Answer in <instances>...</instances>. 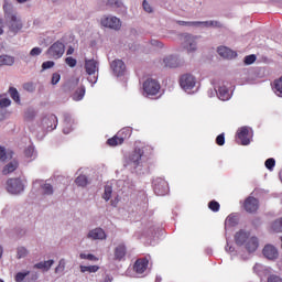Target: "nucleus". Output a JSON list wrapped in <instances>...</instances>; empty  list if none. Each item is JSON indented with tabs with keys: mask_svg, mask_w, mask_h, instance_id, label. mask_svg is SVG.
<instances>
[{
	"mask_svg": "<svg viewBox=\"0 0 282 282\" xmlns=\"http://www.w3.org/2000/svg\"><path fill=\"white\" fill-rule=\"evenodd\" d=\"M2 10L9 32H11V34H19V32L23 30V20H21V15H19V12L14 9V4L8 0H3Z\"/></svg>",
	"mask_w": 282,
	"mask_h": 282,
	"instance_id": "1",
	"label": "nucleus"
},
{
	"mask_svg": "<svg viewBox=\"0 0 282 282\" xmlns=\"http://www.w3.org/2000/svg\"><path fill=\"white\" fill-rule=\"evenodd\" d=\"M160 89H162V86L160 85V82L153 78H148L143 83V94L151 98L152 96H158L160 94Z\"/></svg>",
	"mask_w": 282,
	"mask_h": 282,
	"instance_id": "2",
	"label": "nucleus"
},
{
	"mask_svg": "<svg viewBox=\"0 0 282 282\" xmlns=\"http://www.w3.org/2000/svg\"><path fill=\"white\" fill-rule=\"evenodd\" d=\"M46 54L48 58L58 61V58H62L63 54H65V44L61 42V40H57L47 48Z\"/></svg>",
	"mask_w": 282,
	"mask_h": 282,
	"instance_id": "3",
	"label": "nucleus"
},
{
	"mask_svg": "<svg viewBox=\"0 0 282 282\" xmlns=\"http://www.w3.org/2000/svg\"><path fill=\"white\" fill-rule=\"evenodd\" d=\"M85 70L89 76V83H91L93 85L97 83L98 77L96 76V72H98V62L96 59H86Z\"/></svg>",
	"mask_w": 282,
	"mask_h": 282,
	"instance_id": "4",
	"label": "nucleus"
},
{
	"mask_svg": "<svg viewBox=\"0 0 282 282\" xmlns=\"http://www.w3.org/2000/svg\"><path fill=\"white\" fill-rule=\"evenodd\" d=\"M7 191L11 195H19V193H23V182H21L20 178H9L7 181Z\"/></svg>",
	"mask_w": 282,
	"mask_h": 282,
	"instance_id": "5",
	"label": "nucleus"
},
{
	"mask_svg": "<svg viewBox=\"0 0 282 282\" xmlns=\"http://www.w3.org/2000/svg\"><path fill=\"white\" fill-rule=\"evenodd\" d=\"M104 28H109V30H120L122 28V22L117 17H107L104 15L100 21Z\"/></svg>",
	"mask_w": 282,
	"mask_h": 282,
	"instance_id": "6",
	"label": "nucleus"
},
{
	"mask_svg": "<svg viewBox=\"0 0 282 282\" xmlns=\"http://www.w3.org/2000/svg\"><path fill=\"white\" fill-rule=\"evenodd\" d=\"M153 191L155 195L164 196L169 193V183L164 178L158 177L153 181Z\"/></svg>",
	"mask_w": 282,
	"mask_h": 282,
	"instance_id": "7",
	"label": "nucleus"
},
{
	"mask_svg": "<svg viewBox=\"0 0 282 282\" xmlns=\"http://www.w3.org/2000/svg\"><path fill=\"white\" fill-rule=\"evenodd\" d=\"M144 155V149L135 148L133 152H131L127 159L128 164H133L134 167L140 166L142 164V156Z\"/></svg>",
	"mask_w": 282,
	"mask_h": 282,
	"instance_id": "8",
	"label": "nucleus"
},
{
	"mask_svg": "<svg viewBox=\"0 0 282 282\" xmlns=\"http://www.w3.org/2000/svg\"><path fill=\"white\" fill-rule=\"evenodd\" d=\"M58 124V118L55 115H48L42 119V127L46 131H54Z\"/></svg>",
	"mask_w": 282,
	"mask_h": 282,
	"instance_id": "9",
	"label": "nucleus"
},
{
	"mask_svg": "<svg viewBox=\"0 0 282 282\" xmlns=\"http://www.w3.org/2000/svg\"><path fill=\"white\" fill-rule=\"evenodd\" d=\"M195 77L191 74H185L180 78V85L185 91L193 89L195 87Z\"/></svg>",
	"mask_w": 282,
	"mask_h": 282,
	"instance_id": "10",
	"label": "nucleus"
},
{
	"mask_svg": "<svg viewBox=\"0 0 282 282\" xmlns=\"http://www.w3.org/2000/svg\"><path fill=\"white\" fill-rule=\"evenodd\" d=\"M183 45L187 52H195V50H197V36L185 34L183 37Z\"/></svg>",
	"mask_w": 282,
	"mask_h": 282,
	"instance_id": "11",
	"label": "nucleus"
},
{
	"mask_svg": "<svg viewBox=\"0 0 282 282\" xmlns=\"http://www.w3.org/2000/svg\"><path fill=\"white\" fill-rule=\"evenodd\" d=\"M243 208L247 213H257L259 210V199L249 196L245 199Z\"/></svg>",
	"mask_w": 282,
	"mask_h": 282,
	"instance_id": "12",
	"label": "nucleus"
},
{
	"mask_svg": "<svg viewBox=\"0 0 282 282\" xmlns=\"http://www.w3.org/2000/svg\"><path fill=\"white\" fill-rule=\"evenodd\" d=\"M147 268H149V259L147 258H139L133 264V270L137 274H144Z\"/></svg>",
	"mask_w": 282,
	"mask_h": 282,
	"instance_id": "13",
	"label": "nucleus"
},
{
	"mask_svg": "<svg viewBox=\"0 0 282 282\" xmlns=\"http://www.w3.org/2000/svg\"><path fill=\"white\" fill-rule=\"evenodd\" d=\"M110 67L113 74H116L118 77L124 76V72H127V66L124 65V62H122V59L112 61Z\"/></svg>",
	"mask_w": 282,
	"mask_h": 282,
	"instance_id": "14",
	"label": "nucleus"
},
{
	"mask_svg": "<svg viewBox=\"0 0 282 282\" xmlns=\"http://www.w3.org/2000/svg\"><path fill=\"white\" fill-rule=\"evenodd\" d=\"M248 135H250V131L247 127H242L237 131V139L242 147H248V144H250V138H248Z\"/></svg>",
	"mask_w": 282,
	"mask_h": 282,
	"instance_id": "15",
	"label": "nucleus"
},
{
	"mask_svg": "<svg viewBox=\"0 0 282 282\" xmlns=\"http://www.w3.org/2000/svg\"><path fill=\"white\" fill-rule=\"evenodd\" d=\"M248 239H250V231L240 229L235 235L236 246H243L245 243H248Z\"/></svg>",
	"mask_w": 282,
	"mask_h": 282,
	"instance_id": "16",
	"label": "nucleus"
},
{
	"mask_svg": "<svg viewBox=\"0 0 282 282\" xmlns=\"http://www.w3.org/2000/svg\"><path fill=\"white\" fill-rule=\"evenodd\" d=\"M219 56L223 58L231 59V58H237V52L226 47V46H220L217 50Z\"/></svg>",
	"mask_w": 282,
	"mask_h": 282,
	"instance_id": "17",
	"label": "nucleus"
},
{
	"mask_svg": "<svg viewBox=\"0 0 282 282\" xmlns=\"http://www.w3.org/2000/svg\"><path fill=\"white\" fill-rule=\"evenodd\" d=\"M88 239H107V234L102 228H95L88 232Z\"/></svg>",
	"mask_w": 282,
	"mask_h": 282,
	"instance_id": "18",
	"label": "nucleus"
},
{
	"mask_svg": "<svg viewBox=\"0 0 282 282\" xmlns=\"http://www.w3.org/2000/svg\"><path fill=\"white\" fill-rule=\"evenodd\" d=\"M262 254L263 257H265V259H269V261H274V259H279V251L276 250V248H264L262 250Z\"/></svg>",
	"mask_w": 282,
	"mask_h": 282,
	"instance_id": "19",
	"label": "nucleus"
},
{
	"mask_svg": "<svg viewBox=\"0 0 282 282\" xmlns=\"http://www.w3.org/2000/svg\"><path fill=\"white\" fill-rule=\"evenodd\" d=\"M216 94L219 100H230V90H228L226 85L219 86L218 90H216Z\"/></svg>",
	"mask_w": 282,
	"mask_h": 282,
	"instance_id": "20",
	"label": "nucleus"
},
{
	"mask_svg": "<svg viewBox=\"0 0 282 282\" xmlns=\"http://www.w3.org/2000/svg\"><path fill=\"white\" fill-rule=\"evenodd\" d=\"M164 67L175 68L180 67V61L177 57L170 55L163 59Z\"/></svg>",
	"mask_w": 282,
	"mask_h": 282,
	"instance_id": "21",
	"label": "nucleus"
},
{
	"mask_svg": "<svg viewBox=\"0 0 282 282\" xmlns=\"http://www.w3.org/2000/svg\"><path fill=\"white\" fill-rule=\"evenodd\" d=\"M54 265V260L43 261L34 264L36 270H43V272L50 271V268Z\"/></svg>",
	"mask_w": 282,
	"mask_h": 282,
	"instance_id": "22",
	"label": "nucleus"
},
{
	"mask_svg": "<svg viewBox=\"0 0 282 282\" xmlns=\"http://www.w3.org/2000/svg\"><path fill=\"white\" fill-rule=\"evenodd\" d=\"M119 140L124 144V140H129L131 138V128H122L117 132Z\"/></svg>",
	"mask_w": 282,
	"mask_h": 282,
	"instance_id": "23",
	"label": "nucleus"
},
{
	"mask_svg": "<svg viewBox=\"0 0 282 282\" xmlns=\"http://www.w3.org/2000/svg\"><path fill=\"white\" fill-rule=\"evenodd\" d=\"M15 169H19V162L12 161L3 167L2 173L3 175H10V173H14Z\"/></svg>",
	"mask_w": 282,
	"mask_h": 282,
	"instance_id": "24",
	"label": "nucleus"
},
{
	"mask_svg": "<svg viewBox=\"0 0 282 282\" xmlns=\"http://www.w3.org/2000/svg\"><path fill=\"white\" fill-rule=\"evenodd\" d=\"M3 65H14V57L10 55H0V67H3Z\"/></svg>",
	"mask_w": 282,
	"mask_h": 282,
	"instance_id": "25",
	"label": "nucleus"
},
{
	"mask_svg": "<svg viewBox=\"0 0 282 282\" xmlns=\"http://www.w3.org/2000/svg\"><path fill=\"white\" fill-rule=\"evenodd\" d=\"M9 96H11L12 100H14L17 105H21V95L19 94V90H17L15 87L9 88Z\"/></svg>",
	"mask_w": 282,
	"mask_h": 282,
	"instance_id": "26",
	"label": "nucleus"
},
{
	"mask_svg": "<svg viewBox=\"0 0 282 282\" xmlns=\"http://www.w3.org/2000/svg\"><path fill=\"white\" fill-rule=\"evenodd\" d=\"M273 91L274 94H276V96H280V98H282V77L273 82Z\"/></svg>",
	"mask_w": 282,
	"mask_h": 282,
	"instance_id": "27",
	"label": "nucleus"
},
{
	"mask_svg": "<svg viewBox=\"0 0 282 282\" xmlns=\"http://www.w3.org/2000/svg\"><path fill=\"white\" fill-rule=\"evenodd\" d=\"M239 224V218L235 215H229L225 220V226H228L229 228H235Z\"/></svg>",
	"mask_w": 282,
	"mask_h": 282,
	"instance_id": "28",
	"label": "nucleus"
},
{
	"mask_svg": "<svg viewBox=\"0 0 282 282\" xmlns=\"http://www.w3.org/2000/svg\"><path fill=\"white\" fill-rule=\"evenodd\" d=\"M127 257V249L126 248H116L115 249V259L116 261H122Z\"/></svg>",
	"mask_w": 282,
	"mask_h": 282,
	"instance_id": "29",
	"label": "nucleus"
},
{
	"mask_svg": "<svg viewBox=\"0 0 282 282\" xmlns=\"http://www.w3.org/2000/svg\"><path fill=\"white\" fill-rule=\"evenodd\" d=\"M108 147H120V144H123L120 137L116 133L112 138L107 140Z\"/></svg>",
	"mask_w": 282,
	"mask_h": 282,
	"instance_id": "30",
	"label": "nucleus"
},
{
	"mask_svg": "<svg viewBox=\"0 0 282 282\" xmlns=\"http://www.w3.org/2000/svg\"><path fill=\"white\" fill-rule=\"evenodd\" d=\"M80 272L85 273V272H89L90 274L94 272H98V270H100V267L98 265H80L79 267Z\"/></svg>",
	"mask_w": 282,
	"mask_h": 282,
	"instance_id": "31",
	"label": "nucleus"
},
{
	"mask_svg": "<svg viewBox=\"0 0 282 282\" xmlns=\"http://www.w3.org/2000/svg\"><path fill=\"white\" fill-rule=\"evenodd\" d=\"M12 105V100L6 97V95H0V109H6Z\"/></svg>",
	"mask_w": 282,
	"mask_h": 282,
	"instance_id": "32",
	"label": "nucleus"
},
{
	"mask_svg": "<svg viewBox=\"0 0 282 282\" xmlns=\"http://www.w3.org/2000/svg\"><path fill=\"white\" fill-rule=\"evenodd\" d=\"M75 184L85 188V186H87V184H89V181L87 180V177L85 175L82 174L76 177Z\"/></svg>",
	"mask_w": 282,
	"mask_h": 282,
	"instance_id": "33",
	"label": "nucleus"
},
{
	"mask_svg": "<svg viewBox=\"0 0 282 282\" xmlns=\"http://www.w3.org/2000/svg\"><path fill=\"white\" fill-rule=\"evenodd\" d=\"M271 230L273 232H282V218L272 223Z\"/></svg>",
	"mask_w": 282,
	"mask_h": 282,
	"instance_id": "34",
	"label": "nucleus"
},
{
	"mask_svg": "<svg viewBox=\"0 0 282 282\" xmlns=\"http://www.w3.org/2000/svg\"><path fill=\"white\" fill-rule=\"evenodd\" d=\"M83 98H85V87H80L79 89H77L75 91V94L73 95V99L74 100H83Z\"/></svg>",
	"mask_w": 282,
	"mask_h": 282,
	"instance_id": "35",
	"label": "nucleus"
},
{
	"mask_svg": "<svg viewBox=\"0 0 282 282\" xmlns=\"http://www.w3.org/2000/svg\"><path fill=\"white\" fill-rule=\"evenodd\" d=\"M42 191H43L44 195H54V187L50 183L43 184Z\"/></svg>",
	"mask_w": 282,
	"mask_h": 282,
	"instance_id": "36",
	"label": "nucleus"
},
{
	"mask_svg": "<svg viewBox=\"0 0 282 282\" xmlns=\"http://www.w3.org/2000/svg\"><path fill=\"white\" fill-rule=\"evenodd\" d=\"M25 276H30V271L18 272L14 276V281L15 282H23V281H25Z\"/></svg>",
	"mask_w": 282,
	"mask_h": 282,
	"instance_id": "37",
	"label": "nucleus"
},
{
	"mask_svg": "<svg viewBox=\"0 0 282 282\" xmlns=\"http://www.w3.org/2000/svg\"><path fill=\"white\" fill-rule=\"evenodd\" d=\"M111 193H113V188L111 187V185H106L102 196L106 202H109V199H111Z\"/></svg>",
	"mask_w": 282,
	"mask_h": 282,
	"instance_id": "38",
	"label": "nucleus"
},
{
	"mask_svg": "<svg viewBox=\"0 0 282 282\" xmlns=\"http://www.w3.org/2000/svg\"><path fill=\"white\" fill-rule=\"evenodd\" d=\"M209 210H213V213H219V208H221V205L217 200H212L208 203Z\"/></svg>",
	"mask_w": 282,
	"mask_h": 282,
	"instance_id": "39",
	"label": "nucleus"
},
{
	"mask_svg": "<svg viewBox=\"0 0 282 282\" xmlns=\"http://www.w3.org/2000/svg\"><path fill=\"white\" fill-rule=\"evenodd\" d=\"M264 166L265 169H268V171H274V166H276V161L270 158L264 162Z\"/></svg>",
	"mask_w": 282,
	"mask_h": 282,
	"instance_id": "40",
	"label": "nucleus"
},
{
	"mask_svg": "<svg viewBox=\"0 0 282 282\" xmlns=\"http://www.w3.org/2000/svg\"><path fill=\"white\" fill-rule=\"evenodd\" d=\"M249 248H259V238L251 237L247 240Z\"/></svg>",
	"mask_w": 282,
	"mask_h": 282,
	"instance_id": "41",
	"label": "nucleus"
},
{
	"mask_svg": "<svg viewBox=\"0 0 282 282\" xmlns=\"http://www.w3.org/2000/svg\"><path fill=\"white\" fill-rule=\"evenodd\" d=\"M65 272V259H61L58 265L55 268V273L61 274Z\"/></svg>",
	"mask_w": 282,
	"mask_h": 282,
	"instance_id": "42",
	"label": "nucleus"
},
{
	"mask_svg": "<svg viewBox=\"0 0 282 282\" xmlns=\"http://www.w3.org/2000/svg\"><path fill=\"white\" fill-rule=\"evenodd\" d=\"M28 254H30V252L28 251V249H25V248H20V249L18 250L17 259H25V257H28Z\"/></svg>",
	"mask_w": 282,
	"mask_h": 282,
	"instance_id": "43",
	"label": "nucleus"
},
{
	"mask_svg": "<svg viewBox=\"0 0 282 282\" xmlns=\"http://www.w3.org/2000/svg\"><path fill=\"white\" fill-rule=\"evenodd\" d=\"M254 61H257V55L251 54V55H247L245 57L243 63H245V65H252V63H254Z\"/></svg>",
	"mask_w": 282,
	"mask_h": 282,
	"instance_id": "44",
	"label": "nucleus"
},
{
	"mask_svg": "<svg viewBox=\"0 0 282 282\" xmlns=\"http://www.w3.org/2000/svg\"><path fill=\"white\" fill-rule=\"evenodd\" d=\"M107 6L110 8H120V6H122V0H108Z\"/></svg>",
	"mask_w": 282,
	"mask_h": 282,
	"instance_id": "45",
	"label": "nucleus"
},
{
	"mask_svg": "<svg viewBox=\"0 0 282 282\" xmlns=\"http://www.w3.org/2000/svg\"><path fill=\"white\" fill-rule=\"evenodd\" d=\"M216 144H218V147H224V144H226V135L224 133L216 138Z\"/></svg>",
	"mask_w": 282,
	"mask_h": 282,
	"instance_id": "46",
	"label": "nucleus"
},
{
	"mask_svg": "<svg viewBox=\"0 0 282 282\" xmlns=\"http://www.w3.org/2000/svg\"><path fill=\"white\" fill-rule=\"evenodd\" d=\"M65 63L68 67H76L77 61L74 57H66Z\"/></svg>",
	"mask_w": 282,
	"mask_h": 282,
	"instance_id": "47",
	"label": "nucleus"
},
{
	"mask_svg": "<svg viewBox=\"0 0 282 282\" xmlns=\"http://www.w3.org/2000/svg\"><path fill=\"white\" fill-rule=\"evenodd\" d=\"M43 53V48L41 47H33L31 51H30V56H40V54Z\"/></svg>",
	"mask_w": 282,
	"mask_h": 282,
	"instance_id": "48",
	"label": "nucleus"
},
{
	"mask_svg": "<svg viewBox=\"0 0 282 282\" xmlns=\"http://www.w3.org/2000/svg\"><path fill=\"white\" fill-rule=\"evenodd\" d=\"M80 259H88V261H98V258H96V256L91 253H88V254L82 253Z\"/></svg>",
	"mask_w": 282,
	"mask_h": 282,
	"instance_id": "49",
	"label": "nucleus"
},
{
	"mask_svg": "<svg viewBox=\"0 0 282 282\" xmlns=\"http://www.w3.org/2000/svg\"><path fill=\"white\" fill-rule=\"evenodd\" d=\"M59 80H61V74L54 73L51 79L52 85H58Z\"/></svg>",
	"mask_w": 282,
	"mask_h": 282,
	"instance_id": "50",
	"label": "nucleus"
},
{
	"mask_svg": "<svg viewBox=\"0 0 282 282\" xmlns=\"http://www.w3.org/2000/svg\"><path fill=\"white\" fill-rule=\"evenodd\" d=\"M55 63L53 61H46L42 64V69H52Z\"/></svg>",
	"mask_w": 282,
	"mask_h": 282,
	"instance_id": "51",
	"label": "nucleus"
},
{
	"mask_svg": "<svg viewBox=\"0 0 282 282\" xmlns=\"http://www.w3.org/2000/svg\"><path fill=\"white\" fill-rule=\"evenodd\" d=\"M23 89H25V91H34L36 86H34V83H26L23 85Z\"/></svg>",
	"mask_w": 282,
	"mask_h": 282,
	"instance_id": "52",
	"label": "nucleus"
},
{
	"mask_svg": "<svg viewBox=\"0 0 282 282\" xmlns=\"http://www.w3.org/2000/svg\"><path fill=\"white\" fill-rule=\"evenodd\" d=\"M143 10L145 12H148L149 14H151V12H153V7H151V4H149V2L147 0L143 1Z\"/></svg>",
	"mask_w": 282,
	"mask_h": 282,
	"instance_id": "53",
	"label": "nucleus"
},
{
	"mask_svg": "<svg viewBox=\"0 0 282 282\" xmlns=\"http://www.w3.org/2000/svg\"><path fill=\"white\" fill-rule=\"evenodd\" d=\"M268 282H282V279L278 275H271L268 278Z\"/></svg>",
	"mask_w": 282,
	"mask_h": 282,
	"instance_id": "54",
	"label": "nucleus"
},
{
	"mask_svg": "<svg viewBox=\"0 0 282 282\" xmlns=\"http://www.w3.org/2000/svg\"><path fill=\"white\" fill-rule=\"evenodd\" d=\"M0 160H1L2 162H6V160H7V156H6V148H3V147H0Z\"/></svg>",
	"mask_w": 282,
	"mask_h": 282,
	"instance_id": "55",
	"label": "nucleus"
},
{
	"mask_svg": "<svg viewBox=\"0 0 282 282\" xmlns=\"http://www.w3.org/2000/svg\"><path fill=\"white\" fill-rule=\"evenodd\" d=\"M24 153L26 158H32V155H34V149L28 148Z\"/></svg>",
	"mask_w": 282,
	"mask_h": 282,
	"instance_id": "56",
	"label": "nucleus"
},
{
	"mask_svg": "<svg viewBox=\"0 0 282 282\" xmlns=\"http://www.w3.org/2000/svg\"><path fill=\"white\" fill-rule=\"evenodd\" d=\"M197 25H205V28H213V21L198 22Z\"/></svg>",
	"mask_w": 282,
	"mask_h": 282,
	"instance_id": "57",
	"label": "nucleus"
},
{
	"mask_svg": "<svg viewBox=\"0 0 282 282\" xmlns=\"http://www.w3.org/2000/svg\"><path fill=\"white\" fill-rule=\"evenodd\" d=\"M199 22H186V21H178V25H196Z\"/></svg>",
	"mask_w": 282,
	"mask_h": 282,
	"instance_id": "58",
	"label": "nucleus"
},
{
	"mask_svg": "<svg viewBox=\"0 0 282 282\" xmlns=\"http://www.w3.org/2000/svg\"><path fill=\"white\" fill-rule=\"evenodd\" d=\"M254 250H257V249L245 248V249H240L239 252H246L247 254H252V252H254Z\"/></svg>",
	"mask_w": 282,
	"mask_h": 282,
	"instance_id": "59",
	"label": "nucleus"
},
{
	"mask_svg": "<svg viewBox=\"0 0 282 282\" xmlns=\"http://www.w3.org/2000/svg\"><path fill=\"white\" fill-rule=\"evenodd\" d=\"M226 252H228L229 254H231V257H236V256H237V250H236L235 248L226 249Z\"/></svg>",
	"mask_w": 282,
	"mask_h": 282,
	"instance_id": "60",
	"label": "nucleus"
},
{
	"mask_svg": "<svg viewBox=\"0 0 282 282\" xmlns=\"http://www.w3.org/2000/svg\"><path fill=\"white\" fill-rule=\"evenodd\" d=\"M213 25L212 28H223L224 25H221V22L219 21H212Z\"/></svg>",
	"mask_w": 282,
	"mask_h": 282,
	"instance_id": "61",
	"label": "nucleus"
},
{
	"mask_svg": "<svg viewBox=\"0 0 282 282\" xmlns=\"http://www.w3.org/2000/svg\"><path fill=\"white\" fill-rule=\"evenodd\" d=\"M67 56H70V54H74V48L69 46L66 51Z\"/></svg>",
	"mask_w": 282,
	"mask_h": 282,
	"instance_id": "62",
	"label": "nucleus"
},
{
	"mask_svg": "<svg viewBox=\"0 0 282 282\" xmlns=\"http://www.w3.org/2000/svg\"><path fill=\"white\" fill-rule=\"evenodd\" d=\"M151 43H152L153 45H156V47H162V42H159V41L153 40Z\"/></svg>",
	"mask_w": 282,
	"mask_h": 282,
	"instance_id": "63",
	"label": "nucleus"
},
{
	"mask_svg": "<svg viewBox=\"0 0 282 282\" xmlns=\"http://www.w3.org/2000/svg\"><path fill=\"white\" fill-rule=\"evenodd\" d=\"M111 281H113V279H111V276L109 275H106L104 282H111Z\"/></svg>",
	"mask_w": 282,
	"mask_h": 282,
	"instance_id": "64",
	"label": "nucleus"
}]
</instances>
